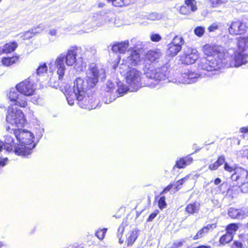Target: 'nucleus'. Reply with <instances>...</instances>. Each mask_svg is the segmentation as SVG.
<instances>
[{
	"instance_id": "nucleus-1",
	"label": "nucleus",
	"mask_w": 248,
	"mask_h": 248,
	"mask_svg": "<svg viewBox=\"0 0 248 248\" xmlns=\"http://www.w3.org/2000/svg\"><path fill=\"white\" fill-rule=\"evenodd\" d=\"M106 77L105 70L92 63L90 65L84 79L78 78L74 81L73 95L76 97L80 108L91 110L97 107L98 99L93 95H85L95 86L99 79L104 80Z\"/></svg>"
},
{
	"instance_id": "nucleus-2",
	"label": "nucleus",
	"mask_w": 248,
	"mask_h": 248,
	"mask_svg": "<svg viewBox=\"0 0 248 248\" xmlns=\"http://www.w3.org/2000/svg\"><path fill=\"white\" fill-rule=\"evenodd\" d=\"M34 139L32 133L18 127L5 136L4 149L8 152L13 151L16 155L26 157L32 153L33 149L36 146Z\"/></svg>"
},
{
	"instance_id": "nucleus-3",
	"label": "nucleus",
	"mask_w": 248,
	"mask_h": 248,
	"mask_svg": "<svg viewBox=\"0 0 248 248\" xmlns=\"http://www.w3.org/2000/svg\"><path fill=\"white\" fill-rule=\"evenodd\" d=\"M8 97L13 103L8 107L6 115L7 124L5 129L7 133L14 131L18 127H22L26 122L24 114L16 106L25 108L27 106L26 98L19 95L15 89H11Z\"/></svg>"
},
{
	"instance_id": "nucleus-4",
	"label": "nucleus",
	"mask_w": 248,
	"mask_h": 248,
	"mask_svg": "<svg viewBox=\"0 0 248 248\" xmlns=\"http://www.w3.org/2000/svg\"><path fill=\"white\" fill-rule=\"evenodd\" d=\"M80 48L78 46H71L64 53L59 54L55 60L51 62L49 64V69L51 71L57 69V75L58 76V79L55 80V77H51L50 78V85L57 88L63 79L64 75L66 66H73L77 62V56Z\"/></svg>"
},
{
	"instance_id": "nucleus-5",
	"label": "nucleus",
	"mask_w": 248,
	"mask_h": 248,
	"mask_svg": "<svg viewBox=\"0 0 248 248\" xmlns=\"http://www.w3.org/2000/svg\"><path fill=\"white\" fill-rule=\"evenodd\" d=\"M203 51L206 57L200 60L199 68L209 72L217 70L223 66L224 62L222 47L207 44L203 46Z\"/></svg>"
},
{
	"instance_id": "nucleus-6",
	"label": "nucleus",
	"mask_w": 248,
	"mask_h": 248,
	"mask_svg": "<svg viewBox=\"0 0 248 248\" xmlns=\"http://www.w3.org/2000/svg\"><path fill=\"white\" fill-rule=\"evenodd\" d=\"M130 89L124 86L121 81L117 82L116 86L111 81H108L106 84L105 90L106 93L104 98V101L106 104H109L116 99L117 97L123 95Z\"/></svg>"
},
{
	"instance_id": "nucleus-7",
	"label": "nucleus",
	"mask_w": 248,
	"mask_h": 248,
	"mask_svg": "<svg viewBox=\"0 0 248 248\" xmlns=\"http://www.w3.org/2000/svg\"><path fill=\"white\" fill-rule=\"evenodd\" d=\"M143 59L140 57V54L134 50L126 59H124L122 62L119 61L117 66L119 69H122V72H124L125 69L130 68L143 69Z\"/></svg>"
},
{
	"instance_id": "nucleus-8",
	"label": "nucleus",
	"mask_w": 248,
	"mask_h": 248,
	"mask_svg": "<svg viewBox=\"0 0 248 248\" xmlns=\"http://www.w3.org/2000/svg\"><path fill=\"white\" fill-rule=\"evenodd\" d=\"M139 68H130L125 69L122 72V69H119L120 74L125 77L126 83L132 89L131 91H136L141 87V73Z\"/></svg>"
},
{
	"instance_id": "nucleus-9",
	"label": "nucleus",
	"mask_w": 248,
	"mask_h": 248,
	"mask_svg": "<svg viewBox=\"0 0 248 248\" xmlns=\"http://www.w3.org/2000/svg\"><path fill=\"white\" fill-rule=\"evenodd\" d=\"M146 77L150 79L154 80L156 83L149 84V86L154 88L157 84V81L164 80L166 79L169 76L170 71L167 65H164L160 67H151L146 70L144 72Z\"/></svg>"
},
{
	"instance_id": "nucleus-10",
	"label": "nucleus",
	"mask_w": 248,
	"mask_h": 248,
	"mask_svg": "<svg viewBox=\"0 0 248 248\" xmlns=\"http://www.w3.org/2000/svg\"><path fill=\"white\" fill-rule=\"evenodd\" d=\"M16 91L19 92L25 96L32 95L35 91V88L34 83L30 78L25 79L16 85Z\"/></svg>"
},
{
	"instance_id": "nucleus-11",
	"label": "nucleus",
	"mask_w": 248,
	"mask_h": 248,
	"mask_svg": "<svg viewBox=\"0 0 248 248\" xmlns=\"http://www.w3.org/2000/svg\"><path fill=\"white\" fill-rule=\"evenodd\" d=\"M161 54L159 50H150L149 51L144 59H143V64L144 67L143 70L144 72L148 68L151 67H155L156 62H158V60L160 58Z\"/></svg>"
},
{
	"instance_id": "nucleus-12",
	"label": "nucleus",
	"mask_w": 248,
	"mask_h": 248,
	"mask_svg": "<svg viewBox=\"0 0 248 248\" xmlns=\"http://www.w3.org/2000/svg\"><path fill=\"white\" fill-rule=\"evenodd\" d=\"M248 171H235L232 175L233 180L237 181L242 183L240 186L243 193H248Z\"/></svg>"
},
{
	"instance_id": "nucleus-13",
	"label": "nucleus",
	"mask_w": 248,
	"mask_h": 248,
	"mask_svg": "<svg viewBox=\"0 0 248 248\" xmlns=\"http://www.w3.org/2000/svg\"><path fill=\"white\" fill-rule=\"evenodd\" d=\"M199 58V54L196 49L188 48L180 57L182 63L186 64L194 63Z\"/></svg>"
},
{
	"instance_id": "nucleus-14",
	"label": "nucleus",
	"mask_w": 248,
	"mask_h": 248,
	"mask_svg": "<svg viewBox=\"0 0 248 248\" xmlns=\"http://www.w3.org/2000/svg\"><path fill=\"white\" fill-rule=\"evenodd\" d=\"M201 77V75L198 73L190 70H186L182 73L179 78V82L183 84H192L197 82Z\"/></svg>"
},
{
	"instance_id": "nucleus-15",
	"label": "nucleus",
	"mask_w": 248,
	"mask_h": 248,
	"mask_svg": "<svg viewBox=\"0 0 248 248\" xmlns=\"http://www.w3.org/2000/svg\"><path fill=\"white\" fill-rule=\"evenodd\" d=\"M247 26L246 23L238 20L231 23L228 28L229 32L232 35H237L246 32Z\"/></svg>"
},
{
	"instance_id": "nucleus-16",
	"label": "nucleus",
	"mask_w": 248,
	"mask_h": 248,
	"mask_svg": "<svg viewBox=\"0 0 248 248\" xmlns=\"http://www.w3.org/2000/svg\"><path fill=\"white\" fill-rule=\"evenodd\" d=\"M248 62V55L244 52L236 51L230 62L231 67H239Z\"/></svg>"
},
{
	"instance_id": "nucleus-17",
	"label": "nucleus",
	"mask_w": 248,
	"mask_h": 248,
	"mask_svg": "<svg viewBox=\"0 0 248 248\" xmlns=\"http://www.w3.org/2000/svg\"><path fill=\"white\" fill-rule=\"evenodd\" d=\"M186 5H183L180 7V13L183 15H188L191 12L197 10L196 1L195 0H185Z\"/></svg>"
},
{
	"instance_id": "nucleus-18",
	"label": "nucleus",
	"mask_w": 248,
	"mask_h": 248,
	"mask_svg": "<svg viewBox=\"0 0 248 248\" xmlns=\"http://www.w3.org/2000/svg\"><path fill=\"white\" fill-rule=\"evenodd\" d=\"M248 215V211L246 209H235L230 208L228 210V215L232 218L243 219Z\"/></svg>"
},
{
	"instance_id": "nucleus-19",
	"label": "nucleus",
	"mask_w": 248,
	"mask_h": 248,
	"mask_svg": "<svg viewBox=\"0 0 248 248\" xmlns=\"http://www.w3.org/2000/svg\"><path fill=\"white\" fill-rule=\"evenodd\" d=\"M129 41L128 40L118 43L113 45L112 50L114 52H119L120 53H124L128 49Z\"/></svg>"
},
{
	"instance_id": "nucleus-20",
	"label": "nucleus",
	"mask_w": 248,
	"mask_h": 248,
	"mask_svg": "<svg viewBox=\"0 0 248 248\" xmlns=\"http://www.w3.org/2000/svg\"><path fill=\"white\" fill-rule=\"evenodd\" d=\"M216 227V224H208L207 226L203 227L201 230L199 231L195 236L193 237V239L196 240L203 237L206 233Z\"/></svg>"
},
{
	"instance_id": "nucleus-21",
	"label": "nucleus",
	"mask_w": 248,
	"mask_h": 248,
	"mask_svg": "<svg viewBox=\"0 0 248 248\" xmlns=\"http://www.w3.org/2000/svg\"><path fill=\"white\" fill-rule=\"evenodd\" d=\"M192 161L193 159L191 157L187 156L185 158H181L176 161L175 166L179 169H183L186 165L190 164Z\"/></svg>"
},
{
	"instance_id": "nucleus-22",
	"label": "nucleus",
	"mask_w": 248,
	"mask_h": 248,
	"mask_svg": "<svg viewBox=\"0 0 248 248\" xmlns=\"http://www.w3.org/2000/svg\"><path fill=\"white\" fill-rule=\"evenodd\" d=\"M237 51L244 52L248 48V37H240L237 42Z\"/></svg>"
},
{
	"instance_id": "nucleus-23",
	"label": "nucleus",
	"mask_w": 248,
	"mask_h": 248,
	"mask_svg": "<svg viewBox=\"0 0 248 248\" xmlns=\"http://www.w3.org/2000/svg\"><path fill=\"white\" fill-rule=\"evenodd\" d=\"M182 185V180H179L176 183L170 184L168 185L160 193V195H162L168 191H171V192L175 193L180 188L178 187L179 185Z\"/></svg>"
},
{
	"instance_id": "nucleus-24",
	"label": "nucleus",
	"mask_w": 248,
	"mask_h": 248,
	"mask_svg": "<svg viewBox=\"0 0 248 248\" xmlns=\"http://www.w3.org/2000/svg\"><path fill=\"white\" fill-rule=\"evenodd\" d=\"M138 231L135 229L127 234L126 241L128 246L132 245L135 242L138 236Z\"/></svg>"
},
{
	"instance_id": "nucleus-25",
	"label": "nucleus",
	"mask_w": 248,
	"mask_h": 248,
	"mask_svg": "<svg viewBox=\"0 0 248 248\" xmlns=\"http://www.w3.org/2000/svg\"><path fill=\"white\" fill-rule=\"evenodd\" d=\"M168 46V48L167 50V54L170 57L176 56L182 50V48L175 46L170 43Z\"/></svg>"
},
{
	"instance_id": "nucleus-26",
	"label": "nucleus",
	"mask_w": 248,
	"mask_h": 248,
	"mask_svg": "<svg viewBox=\"0 0 248 248\" xmlns=\"http://www.w3.org/2000/svg\"><path fill=\"white\" fill-rule=\"evenodd\" d=\"M200 209V204L198 202H194L188 204L186 208V211L189 214H193L197 213Z\"/></svg>"
},
{
	"instance_id": "nucleus-27",
	"label": "nucleus",
	"mask_w": 248,
	"mask_h": 248,
	"mask_svg": "<svg viewBox=\"0 0 248 248\" xmlns=\"http://www.w3.org/2000/svg\"><path fill=\"white\" fill-rule=\"evenodd\" d=\"M18 59V56L3 58L1 60V63L4 66H9L16 63Z\"/></svg>"
},
{
	"instance_id": "nucleus-28",
	"label": "nucleus",
	"mask_w": 248,
	"mask_h": 248,
	"mask_svg": "<svg viewBox=\"0 0 248 248\" xmlns=\"http://www.w3.org/2000/svg\"><path fill=\"white\" fill-rule=\"evenodd\" d=\"M225 163V157L223 155L220 156L217 160L209 166V168L211 170H215L218 168L219 166L223 165Z\"/></svg>"
},
{
	"instance_id": "nucleus-29",
	"label": "nucleus",
	"mask_w": 248,
	"mask_h": 248,
	"mask_svg": "<svg viewBox=\"0 0 248 248\" xmlns=\"http://www.w3.org/2000/svg\"><path fill=\"white\" fill-rule=\"evenodd\" d=\"M17 46V44L16 42H12L10 43H7L4 45L3 46L4 53H11L15 50Z\"/></svg>"
},
{
	"instance_id": "nucleus-30",
	"label": "nucleus",
	"mask_w": 248,
	"mask_h": 248,
	"mask_svg": "<svg viewBox=\"0 0 248 248\" xmlns=\"http://www.w3.org/2000/svg\"><path fill=\"white\" fill-rule=\"evenodd\" d=\"M170 43L175 46L182 47V45L185 43V41L182 36L176 35L173 37Z\"/></svg>"
},
{
	"instance_id": "nucleus-31",
	"label": "nucleus",
	"mask_w": 248,
	"mask_h": 248,
	"mask_svg": "<svg viewBox=\"0 0 248 248\" xmlns=\"http://www.w3.org/2000/svg\"><path fill=\"white\" fill-rule=\"evenodd\" d=\"M233 239V235L226 232V233L222 235L219 239V242L221 244L225 245L231 242Z\"/></svg>"
},
{
	"instance_id": "nucleus-32",
	"label": "nucleus",
	"mask_w": 248,
	"mask_h": 248,
	"mask_svg": "<svg viewBox=\"0 0 248 248\" xmlns=\"http://www.w3.org/2000/svg\"><path fill=\"white\" fill-rule=\"evenodd\" d=\"M47 71V66L46 63H41L38 67L36 69V74L38 76L46 73Z\"/></svg>"
},
{
	"instance_id": "nucleus-33",
	"label": "nucleus",
	"mask_w": 248,
	"mask_h": 248,
	"mask_svg": "<svg viewBox=\"0 0 248 248\" xmlns=\"http://www.w3.org/2000/svg\"><path fill=\"white\" fill-rule=\"evenodd\" d=\"M238 229V226L236 223L230 224L226 228L227 232L232 234V235H233V233H235Z\"/></svg>"
},
{
	"instance_id": "nucleus-34",
	"label": "nucleus",
	"mask_w": 248,
	"mask_h": 248,
	"mask_svg": "<svg viewBox=\"0 0 248 248\" xmlns=\"http://www.w3.org/2000/svg\"><path fill=\"white\" fill-rule=\"evenodd\" d=\"M72 90H73V89ZM73 91L71 92V93H70V91H66L65 96L66 97V99H67L68 103L70 106H72L74 104V101H75V98H76V97H74V96L73 95Z\"/></svg>"
},
{
	"instance_id": "nucleus-35",
	"label": "nucleus",
	"mask_w": 248,
	"mask_h": 248,
	"mask_svg": "<svg viewBox=\"0 0 248 248\" xmlns=\"http://www.w3.org/2000/svg\"><path fill=\"white\" fill-rule=\"evenodd\" d=\"M125 226H126V224L123 222L122 224L120 225L118 229L117 237L119 239L120 243H122L124 241V240H122V237L124 230Z\"/></svg>"
},
{
	"instance_id": "nucleus-36",
	"label": "nucleus",
	"mask_w": 248,
	"mask_h": 248,
	"mask_svg": "<svg viewBox=\"0 0 248 248\" xmlns=\"http://www.w3.org/2000/svg\"><path fill=\"white\" fill-rule=\"evenodd\" d=\"M46 27V25L42 23L38 25L37 27L32 28L31 30L33 32V35H36L44 30Z\"/></svg>"
},
{
	"instance_id": "nucleus-37",
	"label": "nucleus",
	"mask_w": 248,
	"mask_h": 248,
	"mask_svg": "<svg viewBox=\"0 0 248 248\" xmlns=\"http://www.w3.org/2000/svg\"><path fill=\"white\" fill-rule=\"evenodd\" d=\"M207 1L211 6L216 7L223 3L226 2L227 0H207Z\"/></svg>"
},
{
	"instance_id": "nucleus-38",
	"label": "nucleus",
	"mask_w": 248,
	"mask_h": 248,
	"mask_svg": "<svg viewBox=\"0 0 248 248\" xmlns=\"http://www.w3.org/2000/svg\"><path fill=\"white\" fill-rule=\"evenodd\" d=\"M205 31V28L202 26L197 27L194 30L195 34L201 37L203 35Z\"/></svg>"
},
{
	"instance_id": "nucleus-39",
	"label": "nucleus",
	"mask_w": 248,
	"mask_h": 248,
	"mask_svg": "<svg viewBox=\"0 0 248 248\" xmlns=\"http://www.w3.org/2000/svg\"><path fill=\"white\" fill-rule=\"evenodd\" d=\"M107 229L104 228L103 229L98 230L95 233V235L100 240H102L104 238Z\"/></svg>"
},
{
	"instance_id": "nucleus-40",
	"label": "nucleus",
	"mask_w": 248,
	"mask_h": 248,
	"mask_svg": "<svg viewBox=\"0 0 248 248\" xmlns=\"http://www.w3.org/2000/svg\"><path fill=\"white\" fill-rule=\"evenodd\" d=\"M158 206L160 209L165 208L167 206L165 196H161L158 201Z\"/></svg>"
},
{
	"instance_id": "nucleus-41",
	"label": "nucleus",
	"mask_w": 248,
	"mask_h": 248,
	"mask_svg": "<svg viewBox=\"0 0 248 248\" xmlns=\"http://www.w3.org/2000/svg\"><path fill=\"white\" fill-rule=\"evenodd\" d=\"M220 26V23H214L208 28V30L209 32H214L218 30Z\"/></svg>"
},
{
	"instance_id": "nucleus-42",
	"label": "nucleus",
	"mask_w": 248,
	"mask_h": 248,
	"mask_svg": "<svg viewBox=\"0 0 248 248\" xmlns=\"http://www.w3.org/2000/svg\"><path fill=\"white\" fill-rule=\"evenodd\" d=\"M160 18L161 16L160 15L155 12L152 13L147 16V19L151 20H158Z\"/></svg>"
},
{
	"instance_id": "nucleus-43",
	"label": "nucleus",
	"mask_w": 248,
	"mask_h": 248,
	"mask_svg": "<svg viewBox=\"0 0 248 248\" xmlns=\"http://www.w3.org/2000/svg\"><path fill=\"white\" fill-rule=\"evenodd\" d=\"M162 39L161 36L157 33H152L150 35V39L153 42H157Z\"/></svg>"
},
{
	"instance_id": "nucleus-44",
	"label": "nucleus",
	"mask_w": 248,
	"mask_h": 248,
	"mask_svg": "<svg viewBox=\"0 0 248 248\" xmlns=\"http://www.w3.org/2000/svg\"><path fill=\"white\" fill-rule=\"evenodd\" d=\"M109 2H112V5L116 7L124 6L123 0H107Z\"/></svg>"
},
{
	"instance_id": "nucleus-45",
	"label": "nucleus",
	"mask_w": 248,
	"mask_h": 248,
	"mask_svg": "<svg viewBox=\"0 0 248 248\" xmlns=\"http://www.w3.org/2000/svg\"><path fill=\"white\" fill-rule=\"evenodd\" d=\"M85 49L86 52H90L93 55L96 52V49L94 46H87L85 47Z\"/></svg>"
},
{
	"instance_id": "nucleus-46",
	"label": "nucleus",
	"mask_w": 248,
	"mask_h": 248,
	"mask_svg": "<svg viewBox=\"0 0 248 248\" xmlns=\"http://www.w3.org/2000/svg\"><path fill=\"white\" fill-rule=\"evenodd\" d=\"M185 242L186 239H183L181 240L175 241V242L173 243V245L174 248H177L182 246L183 244L185 243Z\"/></svg>"
},
{
	"instance_id": "nucleus-47",
	"label": "nucleus",
	"mask_w": 248,
	"mask_h": 248,
	"mask_svg": "<svg viewBox=\"0 0 248 248\" xmlns=\"http://www.w3.org/2000/svg\"><path fill=\"white\" fill-rule=\"evenodd\" d=\"M33 33L32 30L28 31L24 33L23 35L24 39H29L33 36Z\"/></svg>"
},
{
	"instance_id": "nucleus-48",
	"label": "nucleus",
	"mask_w": 248,
	"mask_h": 248,
	"mask_svg": "<svg viewBox=\"0 0 248 248\" xmlns=\"http://www.w3.org/2000/svg\"><path fill=\"white\" fill-rule=\"evenodd\" d=\"M232 248H244L243 244L238 241H234L232 246Z\"/></svg>"
},
{
	"instance_id": "nucleus-49",
	"label": "nucleus",
	"mask_w": 248,
	"mask_h": 248,
	"mask_svg": "<svg viewBox=\"0 0 248 248\" xmlns=\"http://www.w3.org/2000/svg\"><path fill=\"white\" fill-rule=\"evenodd\" d=\"M114 20V19L113 16H108L106 18H105V19H103V23H101V24L99 25L98 26H101V25H103L105 23V22H108L109 23L112 22V23H113Z\"/></svg>"
},
{
	"instance_id": "nucleus-50",
	"label": "nucleus",
	"mask_w": 248,
	"mask_h": 248,
	"mask_svg": "<svg viewBox=\"0 0 248 248\" xmlns=\"http://www.w3.org/2000/svg\"><path fill=\"white\" fill-rule=\"evenodd\" d=\"M224 169L226 170H235L238 169V167L236 166L234 167L233 166H230L227 163H225L224 164Z\"/></svg>"
},
{
	"instance_id": "nucleus-51",
	"label": "nucleus",
	"mask_w": 248,
	"mask_h": 248,
	"mask_svg": "<svg viewBox=\"0 0 248 248\" xmlns=\"http://www.w3.org/2000/svg\"><path fill=\"white\" fill-rule=\"evenodd\" d=\"M157 213H153L149 216L147 221L149 222L152 221L157 216Z\"/></svg>"
},
{
	"instance_id": "nucleus-52",
	"label": "nucleus",
	"mask_w": 248,
	"mask_h": 248,
	"mask_svg": "<svg viewBox=\"0 0 248 248\" xmlns=\"http://www.w3.org/2000/svg\"><path fill=\"white\" fill-rule=\"evenodd\" d=\"M49 34L52 37L55 36L56 37L57 31L55 29H51L49 31Z\"/></svg>"
},
{
	"instance_id": "nucleus-53",
	"label": "nucleus",
	"mask_w": 248,
	"mask_h": 248,
	"mask_svg": "<svg viewBox=\"0 0 248 248\" xmlns=\"http://www.w3.org/2000/svg\"><path fill=\"white\" fill-rule=\"evenodd\" d=\"M243 242L248 248V234H245L243 236Z\"/></svg>"
},
{
	"instance_id": "nucleus-54",
	"label": "nucleus",
	"mask_w": 248,
	"mask_h": 248,
	"mask_svg": "<svg viewBox=\"0 0 248 248\" xmlns=\"http://www.w3.org/2000/svg\"><path fill=\"white\" fill-rule=\"evenodd\" d=\"M124 3V6H127L130 5L133 2V0H123Z\"/></svg>"
},
{
	"instance_id": "nucleus-55",
	"label": "nucleus",
	"mask_w": 248,
	"mask_h": 248,
	"mask_svg": "<svg viewBox=\"0 0 248 248\" xmlns=\"http://www.w3.org/2000/svg\"><path fill=\"white\" fill-rule=\"evenodd\" d=\"M240 131L242 133H247L248 132V126L246 127H242L240 129Z\"/></svg>"
},
{
	"instance_id": "nucleus-56",
	"label": "nucleus",
	"mask_w": 248,
	"mask_h": 248,
	"mask_svg": "<svg viewBox=\"0 0 248 248\" xmlns=\"http://www.w3.org/2000/svg\"><path fill=\"white\" fill-rule=\"evenodd\" d=\"M196 248H211V247L207 245H201L197 247Z\"/></svg>"
},
{
	"instance_id": "nucleus-57",
	"label": "nucleus",
	"mask_w": 248,
	"mask_h": 248,
	"mask_svg": "<svg viewBox=\"0 0 248 248\" xmlns=\"http://www.w3.org/2000/svg\"><path fill=\"white\" fill-rule=\"evenodd\" d=\"M243 156L248 158V150H245L243 151Z\"/></svg>"
},
{
	"instance_id": "nucleus-58",
	"label": "nucleus",
	"mask_w": 248,
	"mask_h": 248,
	"mask_svg": "<svg viewBox=\"0 0 248 248\" xmlns=\"http://www.w3.org/2000/svg\"><path fill=\"white\" fill-rule=\"evenodd\" d=\"M214 183L217 185H218L219 184H220L221 183V180L218 178H216L214 181Z\"/></svg>"
},
{
	"instance_id": "nucleus-59",
	"label": "nucleus",
	"mask_w": 248,
	"mask_h": 248,
	"mask_svg": "<svg viewBox=\"0 0 248 248\" xmlns=\"http://www.w3.org/2000/svg\"><path fill=\"white\" fill-rule=\"evenodd\" d=\"M105 4L103 3H99L98 5V7L99 8H103Z\"/></svg>"
},
{
	"instance_id": "nucleus-60",
	"label": "nucleus",
	"mask_w": 248,
	"mask_h": 248,
	"mask_svg": "<svg viewBox=\"0 0 248 248\" xmlns=\"http://www.w3.org/2000/svg\"><path fill=\"white\" fill-rule=\"evenodd\" d=\"M3 53H4L3 47H2V48L0 47V55H1Z\"/></svg>"
},
{
	"instance_id": "nucleus-61",
	"label": "nucleus",
	"mask_w": 248,
	"mask_h": 248,
	"mask_svg": "<svg viewBox=\"0 0 248 248\" xmlns=\"http://www.w3.org/2000/svg\"><path fill=\"white\" fill-rule=\"evenodd\" d=\"M5 165V163L3 162L2 160H0V165L1 166H4Z\"/></svg>"
},
{
	"instance_id": "nucleus-62",
	"label": "nucleus",
	"mask_w": 248,
	"mask_h": 248,
	"mask_svg": "<svg viewBox=\"0 0 248 248\" xmlns=\"http://www.w3.org/2000/svg\"><path fill=\"white\" fill-rule=\"evenodd\" d=\"M136 38H133L131 40V43H135V42L136 41Z\"/></svg>"
},
{
	"instance_id": "nucleus-63",
	"label": "nucleus",
	"mask_w": 248,
	"mask_h": 248,
	"mask_svg": "<svg viewBox=\"0 0 248 248\" xmlns=\"http://www.w3.org/2000/svg\"><path fill=\"white\" fill-rule=\"evenodd\" d=\"M3 144H1V142L0 141V151L1 150L2 148Z\"/></svg>"
},
{
	"instance_id": "nucleus-64",
	"label": "nucleus",
	"mask_w": 248,
	"mask_h": 248,
	"mask_svg": "<svg viewBox=\"0 0 248 248\" xmlns=\"http://www.w3.org/2000/svg\"><path fill=\"white\" fill-rule=\"evenodd\" d=\"M3 246V244L2 242L0 241V248H1Z\"/></svg>"
}]
</instances>
